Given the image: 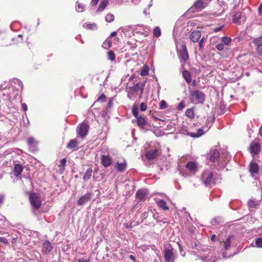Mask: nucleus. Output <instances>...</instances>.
I'll list each match as a JSON object with an SVG mask.
<instances>
[{"label": "nucleus", "mask_w": 262, "mask_h": 262, "mask_svg": "<svg viewBox=\"0 0 262 262\" xmlns=\"http://www.w3.org/2000/svg\"><path fill=\"white\" fill-rule=\"evenodd\" d=\"M258 12L260 15H262V3L260 4L258 7Z\"/></svg>", "instance_id": "052dcab7"}, {"label": "nucleus", "mask_w": 262, "mask_h": 262, "mask_svg": "<svg viewBox=\"0 0 262 262\" xmlns=\"http://www.w3.org/2000/svg\"><path fill=\"white\" fill-rule=\"evenodd\" d=\"M221 40L222 43L226 46L229 45L231 42V38L227 36H223L221 38Z\"/></svg>", "instance_id": "2f4dec72"}, {"label": "nucleus", "mask_w": 262, "mask_h": 262, "mask_svg": "<svg viewBox=\"0 0 262 262\" xmlns=\"http://www.w3.org/2000/svg\"><path fill=\"white\" fill-rule=\"evenodd\" d=\"M76 10L79 12H82L84 10V5L83 4L80 3L78 1L76 2L75 6Z\"/></svg>", "instance_id": "7c9ffc66"}, {"label": "nucleus", "mask_w": 262, "mask_h": 262, "mask_svg": "<svg viewBox=\"0 0 262 262\" xmlns=\"http://www.w3.org/2000/svg\"><path fill=\"white\" fill-rule=\"evenodd\" d=\"M67 160L66 158L62 159L60 161V164L59 165V167L64 168L66 165Z\"/></svg>", "instance_id": "09e8293b"}, {"label": "nucleus", "mask_w": 262, "mask_h": 262, "mask_svg": "<svg viewBox=\"0 0 262 262\" xmlns=\"http://www.w3.org/2000/svg\"><path fill=\"white\" fill-rule=\"evenodd\" d=\"M161 30L159 27H156L154 29V35L158 37L161 35Z\"/></svg>", "instance_id": "c9c22d12"}, {"label": "nucleus", "mask_w": 262, "mask_h": 262, "mask_svg": "<svg viewBox=\"0 0 262 262\" xmlns=\"http://www.w3.org/2000/svg\"><path fill=\"white\" fill-rule=\"evenodd\" d=\"M178 54L179 59L184 61H187L189 58L186 46L184 44L182 45L180 50L178 52Z\"/></svg>", "instance_id": "1a4fd4ad"}, {"label": "nucleus", "mask_w": 262, "mask_h": 262, "mask_svg": "<svg viewBox=\"0 0 262 262\" xmlns=\"http://www.w3.org/2000/svg\"><path fill=\"white\" fill-rule=\"evenodd\" d=\"M257 54L262 56V45L259 46L256 48Z\"/></svg>", "instance_id": "6e6d98bb"}, {"label": "nucleus", "mask_w": 262, "mask_h": 262, "mask_svg": "<svg viewBox=\"0 0 262 262\" xmlns=\"http://www.w3.org/2000/svg\"><path fill=\"white\" fill-rule=\"evenodd\" d=\"M79 144L78 140L76 138L71 140L68 144L67 147L71 149L72 151H76L78 150L77 146Z\"/></svg>", "instance_id": "dca6fc26"}, {"label": "nucleus", "mask_w": 262, "mask_h": 262, "mask_svg": "<svg viewBox=\"0 0 262 262\" xmlns=\"http://www.w3.org/2000/svg\"><path fill=\"white\" fill-rule=\"evenodd\" d=\"M205 7L206 4L203 0H197L193 5L189 8V11L191 13L198 12L204 9Z\"/></svg>", "instance_id": "6e6552de"}, {"label": "nucleus", "mask_w": 262, "mask_h": 262, "mask_svg": "<svg viewBox=\"0 0 262 262\" xmlns=\"http://www.w3.org/2000/svg\"><path fill=\"white\" fill-rule=\"evenodd\" d=\"M147 108V105L144 102H142L140 104V109L141 111L144 112Z\"/></svg>", "instance_id": "8fccbe9b"}, {"label": "nucleus", "mask_w": 262, "mask_h": 262, "mask_svg": "<svg viewBox=\"0 0 262 262\" xmlns=\"http://www.w3.org/2000/svg\"><path fill=\"white\" fill-rule=\"evenodd\" d=\"M89 129V125L85 122L80 123L76 128L77 137L84 138L88 134Z\"/></svg>", "instance_id": "7ed1b4c3"}, {"label": "nucleus", "mask_w": 262, "mask_h": 262, "mask_svg": "<svg viewBox=\"0 0 262 262\" xmlns=\"http://www.w3.org/2000/svg\"><path fill=\"white\" fill-rule=\"evenodd\" d=\"M96 27H97L96 24H95L94 23V24H89L87 25V28L89 29L93 30V29H96Z\"/></svg>", "instance_id": "864d4df0"}, {"label": "nucleus", "mask_w": 262, "mask_h": 262, "mask_svg": "<svg viewBox=\"0 0 262 262\" xmlns=\"http://www.w3.org/2000/svg\"><path fill=\"white\" fill-rule=\"evenodd\" d=\"M103 47L106 49L110 48L112 47V41L111 40H105L102 45Z\"/></svg>", "instance_id": "a19ab883"}, {"label": "nucleus", "mask_w": 262, "mask_h": 262, "mask_svg": "<svg viewBox=\"0 0 262 262\" xmlns=\"http://www.w3.org/2000/svg\"><path fill=\"white\" fill-rule=\"evenodd\" d=\"M248 204L249 208H256L259 205V201L251 199L249 200Z\"/></svg>", "instance_id": "cd10ccee"}, {"label": "nucleus", "mask_w": 262, "mask_h": 262, "mask_svg": "<svg viewBox=\"0 0 262 262\" xmlns=\"http://www.w3.org/2000/svg\"><path fill=\"white\" fill-rule=\"evenodd\" d=\"M116 168L117 170L120 172H123L126 168V162L124 161L122 163L118 162L116 164Z\"/></svg>", "instance_id": "5701e85b"}, {"label": "nucleus", "mask_w": 262, "mask_h": 262, "mask_svg": "<svg viewBox=\"0 0 262 262\" xmlns=\"http://www.w3.org/2000/svg\"><path fill=\"white\" fill-rule=\"evenodd\" d=\"M92 196V193L88 192L84 195L81 196L77 201V205L78 206H82L84 204L88 203L90 201Z\"/></svg>", "instance_id": "ddd939ff"}, {"label": "nucleus", "mask_w": 262, "mask_h": 262, "mask_svg": "<svg viewBox=\"0 0 262 262\" xmlns=\"http://www.w3.org/2000/svg\"><path fill=\"white\" fill-rule=\"evenodd\" d=\"M183 77L187 83H189L191 81V76L190 72L187 70L183 71L182 73Z\"/></svg>", "instance_id": "393cba45"}, {"label": "nucleus", "mask_w": 262, "mask_h": 262, "mask_svg": "<svg viewBox=\"0 0 262 262\" xmlns=\"http://www.w3.org/2000/svg\"><path fill=\"white\" fill-rule=\"evenodd\" d=\"M99 0H92L91 4L92 6H95L98 4Z\"/></svg>", "instance_id": "13d9d810"}, {"label": "nucleus", "mask_w": 262, "mask_h": 262, "mask_svg": "<svg viewBox=\"0 0 262 262\" xmlns=\"http://www.w3.org/2000/svg\"><path fill=\"white\" fill-rule=\"evenodd\" d=\"M112 160V158L110 156L102 155L101 156V163L105 167H107L111 165Z\"/></svg>", "instance_id": "f3484780"}, {"label": "nucleus", "mask_w": 262, "mask_h": 262, "mask_svg": "<svg viewBox=\"0 0 262 262\" xmlns=\"http://www.w3.org/2000/svg\"><path fill=\"white\" fill-rule=\"evenodd\" d=\"M206 40V38L205 37H203L201 38L200 40L199 41V47L200 49H202L204 47L203 43L204 41Z\"/></svg>", "instance_id": "49530a36"}, {"label": "nucleus", "mask_w": 262, "mask_h": 262, "mask_svg": "<svg viewBox=\"0 0 262 262\" xmlns=\"http://www.w3.org/2000/svg\"><path fill=\"white\" fill-rule=\"evenodd\" d=\"M249 170L252 177L255 180L257 179V176L259 172V165L256 163L252 161L249 165Z\"/></svg>", "instance_id": "9d476101"}, {"label": "nucleus", "mask_w": 262, "mask_h": 262, "mask_svg": "<svg viewBox=\"0 0 262 262\" xmlns=\"http://www.w3.org/2000/svg\"><path fill=\"white\" fill-rule=\"evenodd\" d=\"M23 170V167L20 164H17L14 165L13 171L14 174L16 177H19Z\"/></svg>", "instance_id": "aec40b11"}, {"label": "nucleus", "mask_w": 262, "mask_h": 262, "mask_svg": "<svg viewBox=\"0 0 262 262\" xmlns=\"http://www.w3.org/2000/svg\"><path fill=\"white\" fill-rule=\"evenodd\" d=\"M115 18V16L113 14H108L105 17V20L108 23L112 22Z\"/></svg>", "instance_id": "ea45409f"}, {"label": "nucleus", "mask_w": 262, "mask_h": 262, "mask_svg": "<svg viewBox=\"0 0 262 262\" xmlns=\"http://www.w3.org/2000/svg\"><path fill=\"white\" fill-rule=\"evenodd\" d=\"M259 133L260 134V135L262 136V125L259 128Z\"/></svg>", "instance_id": "774afa93"}, {"label": "nucleus", "mask_w": 262, "mask_h": 262, "mask_svg": "<svg viewBox=\"0 0 262 262\" xmlns=\"http://www.w3.org/2000/svg\"><path fill=\"white\" fill-rule=\"evenodd\" d=\"M106 101V97L104 94H102L95 101L96 102H105Z\"/></svg>", "instance_id": "37998d69"}, {"label": "nucleus", "mask_w": 262, "mask_h": 262, "mask_svg": "<svg viewBox=\"0 0 262 262\" xmlns=\"http://www.w3.org/2000/svg\"><path fill=\"white\" fill-rule=\"evenodd\" d=\"M140 83H137L133 86L127 88V97L132 100H135L137 96V93L139 91Z\"/></svg>", "instance_id": "0eeeda50"}, {"label": "nucleus", "mask_w": 262, "mask_h": 262, "mask_svg": "<svg viewBox=\"0 0 262 262\" xmlns=\"http://www.w3.org/2000/svg\"><path fill=\"white\" fill-rule=\"evenodd\" d=\"M208 157L211 162L215 163L220 159V153L216 149H211L208 154Z\"/></svg>", "instance_id": "9b49d317"}, {"label": "nucleus", "mask_w": 262, "mask_h": 262, "mask_svg": "<svg viewBox=\"0 0 262 262\" xmlns=\"http://www.w3.org/2000/svg\"><path fill=\"white\" fill-rule=\"evenodd\" d=\"M147 213L146 212H143L141 215V217L143 218H146L147 217Z\"/></svg>", "instance_id": "69168bd1"}, {"label": "nucleus", "mask_w": 262, "mask_h": 262, "mask_svg": "<svg viewBox=\"0 0 262 262\" xmlns=\"http://www.w3.org/2000/svg\"><path fill=\"white\" fill-rule=\"evenodd\" d=\"M205 133V132L202 128H200L198 129L196 133L188 132L187 135L191 137L192 138H196L200 137Z\"/></svg>", "instance_id": "a211bd4d"}, {"label": "nucleus", "mask_w": 262, "mask_h": 262, "mask_svg": "<svg viewBox=\"0 0 262 262\" xmlns=\"http://www.w3.org/2000/svg\"><path fill=\"white\" fill-rule=\"evenodd\" d=\"M145 83H146V81H144L141 84L140 83V87H139V90H140L141 95H142L143 94Z\"/></svg>", "instance_id": "de8ad7c7"}, {"label": "nucleus", "mask_w": 262, "mask_h": 262, "mask_svg": "<svg viewBox=\"0 0 262 262\" xmlns=\"http://www.w3.org/2000/svg\"><path fill=\"white\" fill-rule=\"evenodd\" d=\"M159 207L163 209V210H167L168 209V207L166 205V203L163 200H158L156 202Z\"/></svg>", "instance_id": "bb28decb"}, {"label": "nucleus", "mask_w": 262, "mask_h": 262, "mask_svg": "<svg viewBox=\"0 0 262 262\" xmlns=\"http://www.w3.org/2000/svg\"><path fill=\"white\" fill-rule=\"evenodd\" d=\"M92 172L93 169L92 167H90L86 170L83 177L84 182H87V181L91 178Z\"/></svg>", "instance_id": "b1692460"}, {"label": "nucleus", "mask_w": 262, "mask_h": 262, "mask_svg": "<svg viewBox=\"0 0 262 262\" xmlns=\"http://www.w3.org/2000/svg\"><path fill=\"white\" fill-rule=\"evenodd\" d=\"M78 262H90V260L89 259H85L84 258H81L78 259Z\"/></svg>", "instance_id": "4d7b16f0"}, {"label": "nucleus", "mask_w": 262, "mask_h": 262, "mask_svg": "<svg viewBox=\"0 0 262 262\" xmlns=\"http://www.w3.org/2000/svg\"><path fill=\"white\" fill-rule=\"evenodd\" d=\"M254 43L257 46V47H258L259 46L262 45V40L259 38H257L254 39Z\"/></svg>", "instance_id": "3c124183"}, {"label": "nucleus", "mask_w": 262, "mask_h": 262, "mask_svg": "<svg viewBox=\"0 0 262 262\" xmlns=\"http://www.w3.org/2000/svg\"><path fill=\"white\" fill-rule=\"evenodd\" d=\"M158 150L155 149L153 150H149L145 154L146 158L148 160H153L158 156Z\"/></svg>", "instance_id": "6ab92c4d"}, {"label": "nucleus", "mask_w": 262, "mask_h": 262, "mask_svg": "<svg viewBox=\"0 0 262 262\" xmlns=\"http://www.w3.org/2000/svg\"><path fill=\"white\" fill-rule=\"evenodd\" d=\"M201 36V32L199 30H194L189 36L190 39L193 42L199 41Z\"/></svg>", "instance_id": "2eb2a0df"}, {"label": "nucleus", "mask_w": 262, "mask_h": 262, "mask_svg": "<svg viewBox=\"0 0 262 262\" xmlns=\"http://www.w3.org/2000/svg\"><path fill=\"white\" fill-rule=\"evenodd\" d=\"M225 45L222 43H219L215 45V48L219 51H222L225 49Z\"/></svg>", "instance_id": "58836bf2"}, {"label": "nucleus", "mask_w": 262, "mask_h": 262, "mask_svg": "<svg viewBox=\"0 0 262 262\" xmlns=\"http://www.w3.org/2000/svg\"><path fill=\"white\" fill-rule=\"evenodd\" d=\"M173 248L170 246L164 250V257L166 262H174V257Z\"/></svg>", "instance_id": "423d86ee"}, {"label": "nucleus", "mask_w": 262, "mask_h": 262, "mask_svg": "<svg viewBox=\"0 0 262 262\" xmlns=\"http://www.w3.org/2000/svg\"><path fill=\"white\" fill-rule=\"evenodd\" d=\"M189 99L193 104H203L205 100V95L200 90H192L190 92Z\"/></svg>", "instance_id": "f03ea898"}, {"label": "nucleus", "mask_w": 262, "mask_h": 262, "mask_svg": "<svg viewBox=\"0 0 262 262\" xmlns=\"http://www.w3.org/2000/svg\"><path fill=\"white\" fill-rule=\"evenodd\" d=\"M245 17L242 16V13L240 12H237L234 14L233 16V22L235 24H241L242 21H244Z\"/></svg>", "instance_id": "412c9836"}, {"label": "nucleus", "mask_w": 262, "mask_h": 262, "mask_svg": "<svg viewBox=\"0 0 262 262\" xmlns=\"http://www.w3.org/2000/svg\"><path fill=\"white\" fill-rule=\"evenodd\" d=\"M2 243H3L5 245H8L9 244L8 241L6 238H4Z\"/></svg>", "instance_id": "680f3d73"}, {"label": "nucleus", "mask_w": 262, "mask_h": 262, "mask_svg": "<svg viewBox=\"0 0 262 262\" xmlns=\"http://www.w3.org/2000/svg\"><path fill=\"white\" fill-rule=\"evenodd\" d=\"M5 198V194L4 193H0V205L3 204Z\"/></svg>", "instance_id": "5fc2aeb1"}, {"label": "nucleus", "mask_w": 262, "mask_h": 262, "mask_svg": "<svg viewBox=\"0 0 262 262\" xmlns=\"http://www.w3.org/2000/svg\"><path fill=\"white\" fill-rule=\"evenodd\" d=\"M22 109L24 111H27V110H28V107H27V105L26 103H23L22 104Z\"/></svg>", "instance_id": "bf43d9fd"}, {"label": "nucleus", "mask_w": 262, "mask_h": 262, "mask_svg": "<svg viewBox=\"0 0 262 262\" xmlns=\"http://www.w3.org/2000/svg\"><path fill=\"white\" fill-rule=\"evenodd\" d=\"M117 32H116V31L113 32L111 34V35H110V37H114V36H115L117 35Z\"/></svg>", "instance_id": "338daca9"}, {"label": "nucleus", "mask_w": 262, "mask_h": 262, "mask_svg": "<svg viewBox=\"0 0 262 262\" xmlns=\"http://www.w3.org/2000/svg\"><path fill=\"white\" fill-rule=\"evenodd\" d=\"M146 195L145 192L143 190H138L136 193V199L142 200H143Z\"/></svg>", "instance_id": "c85d7f7f"}, {"label": "nucleus", "mask_w": 262, "mask_h": 262, "mask_svg": "<svg viewBox=\"0 0 262 262\" xmlns=\"http://www.w3.org/2000/svg\"><path fill=\"white\" fill-rule=\"evenodd\" d=\"M168 107V105L166 103V102L164 100H162L160 101V108L161 110H163V109H165L166 108H167Z\"/></svg>", "instance_id": "79ce46f5"}, {"label": "nucleus", "mask_w": 262, "mask_h": 262, "mask_svg": "<svg viewBox=\"0 0 262 262\" xmlns=\"http://www.w3.org/2000/svg\"><path fill=\"white\" fill-rule=\"evenodd\" d=\"M29 200L32 207L38 210L41 205V201L38 194L36 193H31L29 196Z\"/></svg>", "instance_id": "20e7f679"}, {"label": "nucleus", "mask_w": 262, "mask_h": 262, "mask_svg": "<svg viewBox=\"0 0 262 262\" xmlns=\"http://www.w3.org/2000/svg\"><path fill=\"white\" fill-rule=\"evenodd\" d=\"M108 4L107 0H102L100 4V6L97 9V12H100L102 11Z\"/></svg>", "instance_id": "c756f323"}, {"label": "nucleus", "mask_w": 262, "mask_h": 262, "mask_svg": "<svg viewBox=\"0 0 262 262\" xmlns=\"http://www.w3.org/2000/svg\"><path fill=\"white\" fill-rule=\"evenodd\" d=\"M132 113H133V115H134V116L135 117H136V118L139 117L138 116V108L137 105L135 103L133 105Z\"/></svg>", "instance_id": "f704fd0d"}, {"label": "nucleus", "mask_w": 262, "mask_h": 262, "mask_svg": "<svg viewBox=\"0 0 262 262\" xmlns=\"http://www.w3.org/2000/svg\"><path fill=\"white\" fill-rule=\"evenodd\" d=\"M200 179L205 186L211 188L220 182L221 177L211 169H208L203 171Z\"/></svg>", "instance_id": "f257e3e1"}, {"label": "nucleus", "mask_w": 262, "mask_h": 262, "mask_svg": "<svg viewBox=\"0 0 262 262\" xmlns=\"http://www.w3.org/2000/svg\"><path fill=\"white\" fill-rule=\"evenodd\" d=\"M17 237L16 236L15 237H13L12 239V241H11V243L12 244H14L16 242V241H17Z\"/></svg>", "instance_id": "0e129e2a"}, {"label": "nucleus", "mask_w": 262, "mask_h": 262, "mask_svg": "<svg viewBox=\"0 0 262 262\" xmlns=\"http://www.w3.org/2000/svg\"><path fill=\"white\" fill-rule=\"evenodd\" d=\"M27 142L29 146H33L35 143V139L33 137H29L28 138Z\"/></svg>", "instance_id": "c03bdc74"}, {"label": "nucleus", "mask_w": 262, "mask_h": 262, "mask_svg": "<svg viewBox=\"0 0 262 262\" xmlns=\"http://www.w3.org/2000/svg\"><path fill=\"white\" fill-rule=\"evenodd\" d=\"M186 167L191 171H195L197 169V164L194 162H188L186 165Z\"/></svg>", "instance_id": "a878e982"}, {"label": "nucleus", "mask_w": 262, "mask_h": 262, "mask_svg": "<svg viewBox=\"0 0 262 262\" xmlns=\"http://www.w3.org/2000/svg\"><path fill=\"white\" fill-rule=\"evenodd\" d=\"M234 236L233 235L228 236L224 243V248L226 250H228L231 247V241L233 240Z\"/></svg>", "instance_id": "4be33fe9"}, {"label": "nucleus", "mask_w": 262, "mask_h": 262, "mask_svg": "<svg viewBox=\"0 0 262 262\" xmlns=\"http://www.w3.org/2000/svg\"><path fill=\"white\" fill-rule=\"evenodd\" d=\"M185 106V102L183 100L181 101V102L179 104L177 108L179 111H181L184 108Z\"/></svg>", "instance_id": "a18cd8bd"}, {"label": "nucleus", "mask_w": 262, "mask_h": 262, "mask_svg": "<svg viewBox=\"0 0 262 262\" xmlns=\"http://www.w3.org/2000/svg\"><path fill=\"white\" fill-rule=\"evenodd\" d=\"M149 74V70L147 67H143L142 70L140 72L141 76H147Z\"/></svg>", "instance_id": "e433bc0d"}, {"label": "nucleus", "mask_w": 262, "mask_h": 262, "mask_svg": "<svg viewBox=\"0 0 262 262\" xmlns=\"http://www.w3.org/2000/svg\"><path fill=\"white\" fill-rule=\"evenodd\" d=\"M52 248L53 247L51 243L49 241H46L42 245V252L44 254H47L51 252Z\"/></svg>", "instance_id": "4468645a"}, {"label": "nucleus", "mask_w": 262, "mask_h": 262, "mask_svg": "<svg viewBox=\"0 0 262 262\" xmlns=\"http://www.w3.org/2000/svg\"><path fill=\"white\" fill-rule=\"evenodd\" d=\"M185 115L187 117L190 118L194 117V113L192 108H188L185 112Z\"/></svg>", "instance_id": "473e14b6"}, {"label": "nucleus", "mask_w": 262, "mask_h": 262, "mask_svg": "<svg viewBox=\"0 0 262 262\" xmlns=\"http://www.w3.org/2000/svg\"><path fill=\"white\" fill-rule=\"evenodd\" d=\"M108 59L113 61L115 60L116 55L113 51H109L107 53Z\"/></svg>", "instance_id": "72a5a7b5"}, {"label": "nucleus", "mask_w": 262, "mask_h": 262, "mask_svg": "<svg viewBox=\"0 0 262 262\" xmlns=\"http://www.w3.org/2000/svg\"><path fill=\"white\" fill-rule=\"evenodd\" d=\"M202 260L204 262H215L216 261V259L215 258H209L207 260L206 257H202Z\"/></svg>", "instance_id": "603ef678"}, {"label": "nucleus", "mask_w": 262, "mask_h": 262, "mask_svg": "<svg viewBox=\"0 0 262 262\" xmlns=\"http://www.w3.org/2000/svg\"><path fill=\"white\" fill-rule=\"evenodd\" d=\"M255 246L257 248H262V237H258L255 239Z\"/></svg>", "instance_id": "4c0bfd02"}, {"label": "nucleus", "mask_w": 262, "mask_h": 262, "mask_svg": "<svg viewBox=\"0 0 262 262\" xmlns=\"http://www.w3.org/2000/svg\"><path fill=\"white\" fill-rule=\"evenodd\" d=\"M137 125L142 129L148 130L150 126L148 125L145 118L142 116H139L137 118Z\"/></svg>", "instance_id": "f8f14e48"}, {"label": "nucleus", "mask_w": 262, "mask_h": 262, "mask_svg": "<svg viewBox=\"0 0 262 262\" xmlns=\"http://www.w3.org/2000/svg\"><path fill=\"white\" fill-rule=\"evenodd\" d=\"M261 145L259 139H255L252 141L250 145V152L253 156L258 155L260 151Z\"/></svg>", "instance_id": "39448f33"}, {"label": "nucleus", "mask_w": 262, "mask_h": 262, "mask_svg": "<svg viewBox=\"0 0 262 262\" xmlns=\"http://www.w3.org/2000/svg\"><path fill=\"white\" fill-rule=\"evenodd\" d=\"M222 28V27H217V28H215L214 29V32H217L220 31L221 30Z\"/></svg>", "instance_id": "e2e57ef3"}]
</instances>
